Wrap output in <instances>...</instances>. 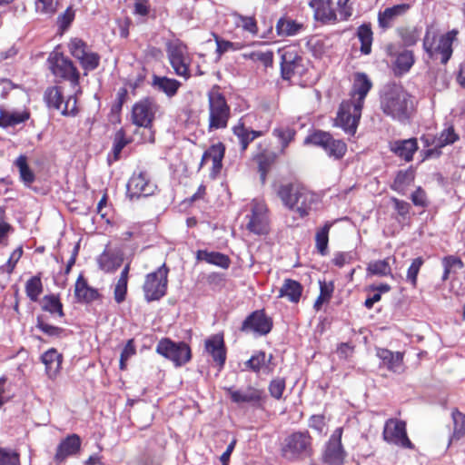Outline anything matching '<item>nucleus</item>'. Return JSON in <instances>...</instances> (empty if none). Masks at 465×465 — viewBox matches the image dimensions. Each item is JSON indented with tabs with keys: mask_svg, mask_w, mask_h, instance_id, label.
<instances>
[{
	"mask_svg": "<svg viewBox=\"0 0 465 465\" xmlns=\"http://www.w3.org/2000/svg\"><path fill=\"white\" fill-rule=\"evenodd\" d=\"M372 88V82L365 73H356L350 90L349 99L340 104L334 126L340 127L343 132L354 136L361 118L365 99Z\"/></svg>",
	"mask_w": 465,
	"mask_h": 465,
	"instance_id": "1",
	"label": "nucleus"
},
{
	"mask_svg": "<svg viewBox=\"0 0 465 465\" xmlns=\"http://www.w3.org/2000/svg\"><path fill=\"white\" fill-rule=\"evenodd\" d=\"M380 107L385 115L405 122L413 108L411 95L400 84H387L381 94Z\"/></svg>",
	"mask_w": 465,
	"mask_h": 465,
	"instance_id": "2",
	"label": "nucleus"
},
{
	"mask_svg": "<svg viewBox=\"0 0 465 465\" xmlns=\"http://www.w3.org/2000/svg\"><path fill=\"white\" fill-rule=\"evenodd\" d=\"M277 194L286 207L295 210L301 217L310 213L317 200L315 193L297 183L282 184Z\"/></svg>",
	"mask_w": 465,
	"mask_h": 465,
	"instance_id": "3",
	"label": "nucleus"
},
{
	"mask_svg": "<svg viewBox=\"0 0 465 465\" xmlns=\"http://www.w3.org/2000/svg\"><path fill=\"white\" fill-rule=\"evenodd\" d=\"M351 0H312L309 5L313 9L314 19L322 25H335L348 21L352 15Z\"/></svg>",
	"mask_w": 465,
	"mask_h": 465,
	"instance_id": "4",
	"label": "nucleus"
},
{
	"mask_svg": "<svg viewBox=\"0 0 465 465\" xmlns=\"http://www.w3.org/2000/svg\"><path fill=\"white\" fill-rule=\"evenodd\" d=\"M207 100L208 132L226 129L232 117V110L220 85L214 84L212 86L207 92Z\"/></svg>",
	"mask_w": 465,
	"mask_h": 465,
	"instance_id": "5",
	"label": "nucleus"
},
{
	"mask_svg": "<svg viewBox=\"0 0 465 465\" xmlns=\"http://www.w3.org/2000/svg\"><path fill=\"white\" fill-rule=\"evenodd\" d=\"M282 458L288 461H299L312 457L313 439L307 430H295L286 435L281 443Z\"/></svg>",
	"mask_w": 465,
	"mask_h": 465,
	"instance_id": "6",
	"label": "nucleus"
},
{
	"mask_svg": "<svg viewBox=\"0 0 465 465\" xmlns=\"http://www.w3.org/2000/svg\"><path fill=\"white\" fill-rule=\"evenodd\" d=\"M281 54V75L283 80L307 81L309 62L302 56L297 45H286L279 49Z\"/></svg>",
	"mask_w": 465,
	"mask_h": 465,
	"instance_id": "7",
	"label": "nucleus"
},
{
	"mask_svg": "<svg viewBox=\"0 0 465 465\" xmlns=\"http://www.w3.org/2000/svg\"><path fill=\"white\" fill-rule=\"evenodd\" d=\"M458 35L459 30L452 29L438 36L431 27H427L422 41L423 50L430 58L440 56V63L446 64L452 56V45Z\"/></svg>",
	"mask_w": 465,
	"mask_h": 465,
	"instance_id": "8",
	"label": "nucleus"
},
{
	"mask_svg": "<svg viewBox=\"0 0 465 465\" xmlns=\"http://www.w3.org/2000/svg\"><path fill=\"white\" fill-rule=\"evenodd\" d=\"M47 63L56 83L68 82L73 87L79 85L80 72L69 57L54 51L49 54Z\"/></svg>",
	"mask_w": 465,
	"mask_h": 465,
	"instance_id": "9",
	"label": "nucleus"
},
{
	"mask_svg": "<svg viewBox=\"0 0 465 465\" xmlns=\"http://www.w3.org/2000/svg\"><path fill=\"white\" fill-rule=\"evenodd\" d=\"M159 104L154 98L146 96L135 102L131 110V122L137 127H143L150 131L149 143L154 142V134L152 131Z\"/></svg>",
	"mask_w": 465,
	"mask_h": 465,
	"instance_id": "10",
	"label": "nucleus"
},
{
	"mask_svg": "<svg viewBox=\"0 0 465 465\" xmlns=\"http://www.w3.org/2000/svg\"><path fill=\"white\" fill-rule=\"evenodd\" d=\"M169 267L163 263L155 271L144 277L142 289L147 302L160 301L167 293Z\"/></svg>",
	"mask_w": 465,
	"mask_h": 465,
	"instance_id": "11",
	"label": "nucleus"
},
{
	"mask_svg": "<svg viewBox=\"0 0 465 465\" xmlns=\"http://www.w3.org/2000/svg\"><path fill=\"white\" fill-rule=\"evenodd\" d=\"M304 144L321 147L327 155L335 160H341L347 153V144L340 139H334L329 133L314 130L304 139Z\"/></svg>",
	"mask_w": 465,
	"mask_h": 465,
	"instance_id": "12",
	"label": "nucleus"
},
{
	"mask_svg": "<svg viewBox=\"0 0 465 465\" xmlns=\"http://www.w3.org/2000/svg\"><path fill=\"white\" fill-rule=\"evenodd\" d=\"M166 53L174 74L185 80L190 79L192 77L190 70L192 56L187 45L180 40L169 42L166 45Z\"/></svg>",
	"mask_w": 465,
	"mask_h": 465,
	"instance_id": "13",
	"label": "nucleus"
},
{
	"mask_svg": "<svg viewBox=\"0 0 465 465\" xmlns=\"http://www.w3.org/2000/svg\"><path fill=\"white\" fill-rule=\"evenodd\" d=\"M155 351L172 361L175 367L183 366L192 360L191 347L185 341L175 342L167 337L158 341Z\"/></svg>",
	"mask_w": 465,
	"mask_h": 465,
	"instance_id": "14",
	"label": "nucleus"
},
{
	"mask_svg": "<svg viewBox=\"0 0 465 465\" xmlns=\"http://www.w3.org/2000/svg\"><path fill=\"white\" fill-rule=\"evenodd\" d=\"M382 439L389 444L396 445L402 449L413 450L414 444L407 433V424L397 418L388 419L383 427Z\"/></svg>",
	"mask_w": 465,
	"mask_h": 465,
	"instance_id": "15",
	"label": "nucleus"
},
{
	"mask_svg": "<svg viewBox=\"0 0 465 465\" xmlns=\"http://www.w3.org/2000/svg\"><path fill=\"white\" fill-rule=\"evenodd\" d=\"M44 100L48 107L60 110L64 116H75L78 114L76 97L70 95L64 101L62 87L59 85L47 87Z\"/></svg>",
	"mask_w": 465,
	"mask_h": 465,
	"instance_id": "16",
	"label": "nucleus"
},
{
	"mask_svg": "<svg viewBox=\"0 0 465 465\" xmlns=\"http://www.w3.org/2000/svg\"><path fill=\"white\" fill-rule=\"evenodd\" d=\"M246 229L256 235H267L271 231L269 209L263 201L253 200L251 213L247 215Z\"/></svg>",
	"mask_w": 465,
	"mask_h": 465,
	"instance_id": "17",
	"label": "nucleus"
},
{
	"mask_svg": "<svg viewBox=\"0 0 465 465\" xmlns=\"http://www.w3.org/2000/svg\"><path fill=\"white\" fill-rule=\"evenodd\" d=\"M232 402L238 405L249 404L254 408L262 409L267 396L262 389L254 386H247L245 390H237L233 387L224 388Z\"/></svg>",
	"mask_w": 465,
	"mask_h": 465,
	"instance_id": "18",
	"label": "nucleus"
},
{
	"mask_svg": "<svg viewBox=\"0 0 465 465\" xmlns=\"http://www.w3.org/2000/svg\"><path fill=\"white\" fill-rule=\"evenodd\" d=\"M385 53L388 57L393 58L391 69L395 76H401L407 74L415 63L413 51L404 48L402 51L396 50V45L389 43L385 46Z\"/></svg>",
	"mask_w": 465,
	"mask_h": 465,
	"instance_id": "19",
	"label": "nucleus"
},
{
	"mask_svg": "<svg viewBox=\"0 0 465 465\" xmlns=\"http://www.w3.org/2000/svg\"><path fill=\"white\" fill-rule=\"evenodd\" d=\"M273 326L272 319L267 316L264 310H256L249 314L242 322L240 331L242 332H252L263 336L268 334Z\"/></svg>",
	"mask_w": 465,
	"mask_h": 465,
	"instance_id": "20",
	"label": "nucleus"
},
{
	"mask_svg": "<svg viewBox=\"0 0 465 465\" xmlns=\"http://www.w3.org/2000/svg\"><path fill=\"white\" fill-rule=\"evenodd\" d=\"M270 130V123L261 129L253 130L251 127L246 126L242 118L239 119L237 124L232 126V132L236 136L240 151L245 153L249 148V145L257 138L265 135Z\"/></svg>",
	"mask_w": 465,
	"mask_h": 465,
	"instance_id": "21",
	"label": "nucleus"
},
{
	"mask_svg": "<svg viewBox=\"0 0 465 465\" xmlns=\"http://www.w3.org/2000/svg\"><path fill=\"white\" fill-rule=\"evenodd\" d=\"M343 429L339 427L334 430L326 443L323 460L329 465H342L346 452L341 444Z\"/></svg>",
	"mask_w": 465,
	"mask_h": 465,
	"instance_id": "22",
	"label": "nucleus"
},
{
	"mask_svg": "<svg viewBox=\"0 0 465 465\" xmlns=\"http://www.w3.org/2000/svg\"><path fill=\"white\" fill-rule=\"evenodd\" d=\"M156 185L150 181L146 172L134 173L127 183V195L131 199L147 197L153 194Z\"/></svg>",
	"mask_w": 465,
	"mask_h": 465,
	"instance_id": "23",
	"label": "nucleus"
},
{
	"mask_svg": "<svg viewBox=\"0 0 465 465\" xmlns=\"http://www.w3.org/2000/svg\"><path fill=\"white\" fill-rule=\"evenodd\" d=\"M82 440L78 434L72 433L63 439L56 447L53 460L55 465H63L69 457L81 451Z\"/></svg>",
	"mask_w": 465,
	"mask_h": 465,
	"instance_id": "24",
	"label": "nucleus"
},
{
	"mask_svg": "<svg viewBox=\"0 0 465 465\" xmlns=\"http://www.w3.org/2000/svg\"><path fill=\"white\" fill-rule=\"evenodd\" d=\"M410 4H399L390 7H386L382 11H379L377 15L378 27L381 33H385L391 29L398 17L404 15L410 9Z\"/></svg>",
	"mask_w": 465,
	"mask_h": 465,
	"instance_id": "25",
	"label": "nucleus"
},
{
	"mask_svg": "<svg viewBox=\"0 0 465 465\" xmlns=\"http://www.w3.org/2000/svg\"><path fill=\"white\" fill-rule=\"evenodd\" d=\"M205 351L213 358V362L222 370L226 361L227 349L223 334H214L204 341Z\"/></svg>",
	"mask_w": 465,
	"mask_h": 465,
	"instance_id": "26",
	"label": "nucleus"
},
{
	"mask_svg": "<svg viewBox=\"0 0 465 465\" xmlns=\"http://www.w3.org/2000/svg\"><path fill=\"white\" fill-rule=\"evenodd\" d=\"M225 154V145L222 142L212 144L203 154L200 168L212 161V168L210 175L212 178H216L221 173L223 168V159Z\"/></svg>",
	"mask_w": 465,
	"mask_h": 465,
	"instance_id": "27",
	"label": "nucleus"
},
{
	"mask_svg": "<svg viewBox=\"0 0 465 465\" xmlns=\"http://www.w3.org/2000/svg\"><path fill=\"white\" fill-rule=\"evenodd\" d=\"M389 148L397 157L410 163L419 150V144L417 138L412 137L392 141L389 143Z\"/></svg>",
	"mask_w": 465,
	"mask_h": 465,
	"instance_id": "28",
	"label": "nucleus"
},
{
	"mask_svg": "<svg viewBox=\"0 0 465 465\" xmlns=\"http://www.w3.org/2000/svg\"><path fill=\"white\" fill-rule=\"evenodd\" d=\"M273 355H266L263 351H255L251 358L245 361V367L255 372L269 375L273 372L275 364L272 363Z\"/></svg>",
	"mask_w": 465,
	"mask_h": 465,
	"instance_id": "29",
	"label": "nucleus"
},
{
	"mask_svg": "<svg viewBox=\"0 0 465 465\" xmlns=\"http://www.w3.org/2000/svg\"><path fill=\"white\" fill-rule=\"evenodd\" d=\"M74 294L77 302L86 304L92 303L102 298V294L99 291L88 284V282L83 273L78 275L74 282Z\"/></svg>",
	"mask_w": 465,
	"mask_h": 465,
	"instance_id": "30",
	"label": "nucleus"
},
{
	"mask_svg": "<svg viewBox=\"0 0 465 465\" xmlns=\"http://www.w3.org/2000/svg\"><path fill=\"white\" fill-rule=\"evenodd\" d=\"M258 152L253 154L252 159L257 163L258 172L262 183L265 182L268 173L277 161V153L268 148H262L258 144Z\"/></svg>",
	"mask_w": 465,
	"mask_h": 465,
	"instance_id": "31",
	"label": "nucleus"
},
{
	"mask_svg": "<svg viewBox=\"0 0 465 465\" xmlns=\"http://www.w3.org/2000/svg\"><path fill=\"white\" fill-rule=\"evenodd\" d=\"M124 262V254L121 251L105 248L97 258V264L101 271L112 273L117 271Z\"/></svg>",
	"mask_w": 465,
	"mask_h": 465,
	"instance_id": "32",
	"label": "nucleus"
},
{
	"mask_svg": "<svg viewBox=\"0 0 465 465\" xmlns=\"http://www.w3.org/2000/svg\"><path fill=\"white\" fill-rule=\"evenodd\" d=\"M376 355L388 371L394 373H401L404 371V352H394L386 348H379Z\"/></svg>",
	"mask_w": 465,
	"mask_h": 465,
	"instance_id": "33",
	"label": "nucleus"
},
{
	"mask_svg": "<svg viewBox=\"0 0 465 465\" xmlns=\"http://www.w3.org/2000/svg\"><path fill=\"white\" fill-rule=\"evenodd\" d=\"M306 28L302 22L292 19L287 15L281 16L276 22L275 31L279 37L295 36Z\"/></svg>",
	"mask_w": 465,
	"mask_h": 465,
	"instance_id": "34",
	"label": "nucleus"
},
{
	"mask_svg": "<svg viewBox=\"0 0 465 465\" xmlns=\"http://www.w3.org/2000/svg\"><path fill=\"white\" fill-rule=\"evenodd\" d=\"M395 34L402 46L408 48L418 44L421 35V27L412 25H400L396 27Z\"/></svg>",
	"mask_w": 465,
	"mask_h": 465,
	"instance_id": "35",
	"label": "nucleus"
},
{
	"mask_svg": "<svg viewBox=\"0 0 465 465\" xmlns=\"http://www.w3.org/2000/svg\"><path fill=\"white\" fill-rule=\"evenodd\" d=\"M152 86L158 92L163 93L167 97L175 96L182 86V83L174 78L153 74Z\"/></svg>",
	"mask_w": 465,
	"mask_h": 465,
	"instance_id": "36",
	"label": "nucleus"
},
{
	"mask_svg": "<svg viewBox=\"0 0 465 465\" xmlns=\"http://www.w3.org/2000/svg\"><path fill=\"white\" fill-rule=\"evenodd\" d=\"M303 286L298 281L285 279L279 290L278 298H286L292 303H298L302 298Z\"/></svg>",
	"mask_w": 465,
	"mask_h": 465,
	"instance_id": "37",
	"label": "nucleus"
},
{
	"mask_svg": "<svg viewBox=\"0 0 465 465\" xmlns=\"http://www.w3.org/2000/svg\"><path fill=\"white\" fill-rule=\"evenodd\" d=\"M41 361L45 366L48 377L55 378L61 370L63 355L56 349L51 348L41 356Z\"/></svg>",
	"mask_w": 465,
	"mask_h": 465,
	"instance_id": "38",
	"label": "nucleus"
},
{
	"mask_svg": "<svg viewBox=\"0 0 465 465\" xmlns=\"http://www.w3.org/2000/svg\"><path fill=\"white\" fill-rule=\"evenodd\" d=\"M415 176L416 171L413 166L398 171L391 184V189L400 194H404L407 188L414 182Z\"/></svg>",
	"mask_w": 465,
	"mask_h": 465,
	"instance_id": "39",
	"label": "nucleus"
},
{
	"mask_svg": "<svg viewBox=\"0 0 465 465\" xmlns=\"http://www.w3.org/2000/svg\"><path fill=\"white\" fill-rule=\"evenodd\" d=\"M31 113L28 109L22 111H7L0 109V127H13L29 120Z\"/></svg>",
	"mask_w": 465,
	"mask_h": 465,
	"instance_id": "40",
	"label": "nucleus"
},
{
	"mask_svg": "<svg viewBox=\"0 0 465 465\" xmlns=\"http://www.w3.org/2000/svg\"><path fill=\"white\" fill-rule=\"evenodd\" d=\"M235 27L241 28L243 32L256 36L259 34V25L255 15H243L237 11L231 13Z\"/></svg>",
	"mask_w": 465,
	"mask_h": 465,
	"instance_id": "41",
	"label": "nucleus"
},
{
	"mask_svg": "<svg viewBox=\"0 0 465 465\" xmlns=\"http://www.w3.org/2000/svg\"><path fill=\"white\" fill-rule=\"evenodd\" d=\"M197 261H204L223 269H228L231 264V259L228 255L219 252H209L207 250H198L195 254Z\"/></svg>",
	"mask_w": 465,
	"mask_h": 465,
	"instance_id": "42",
	"label": "nucleus"
},
{
	"mask_svg": "<svg viewBox=\"0 0 465 465\" xmlns=\"http://www.w3.org/2000/svg\"><path fill=\"white\" fill-rule=\"evenodd\" d=\"M356 36L361 43L360 51L361 54H371L373 42L371 24L369 22L359 25L356 31Z\"/></svg>",
	"mask_w": 465,
	"mask_h": 465,
	"instance_id": "43",
	"label": "nucleus"
},
{
	"mask_svg": "<svg viewBox=\"0 0 465 465\" xmlns=\"http://www.w3.org/2000/svg\"><path fill=\"white\" fill-rule=\"evenodd\" d=\"M452 432L449 439V444L459 441L465 437V414L458 408L451 410Z\"/></svg>",
	"mask_w": 465,
	"mask_h": 465,
	"instance_id": "44",
	"label": "nucleus"
},
{
	"mask_svg": "<svg viewBox=\"0 0 465 465\" xmlns=\"http://www.w3.org/2000/svg\"><path fill=\"white\" fill-rule=\"evenodd\" d=\"M41 310L52 316L64 318L65 313L59 294H46L41 301Z\"/></svg>",
	"mask_w": 465,
	"mask_h": 465,
	"instance_id": "45",
	"label": "nucleus"
},
{
	"mask_svg": "<svg viewBox=\"0 0 465 465\" xmlns=\"http://www.w3.org/2000/svg\"><path fill=\"white\" fill-rule=\"evenodd\" d=\"M128 99V91L125 87H121L116 94V97L112 104L110 113L108 114L109 122L116 124L121 123V114L124 104Z\"/></svg>",
	"mask_w": 465,
	"mask_h": 465,
	"instance_id": "46",
	"label": "nucleus"
},
{
	"mask_svg": "<svg viewBox=\"0 0 465 465\" xmlns=\"http://www.w3.org/2000/svg\"><path fill=\"white\" fill-rule=\"evenodd\" d=\"M244 60H251L253 63L261 64L264 68H272L274 63V53L272 50H253L242 54Z\"/></svg>",
	"mask_w": 465,
	"mask_h": 465,
	"instance_id": "47",
	"label": "nucleus"
},
{
	"mask_svg": "<svg viewBox=\"0 0 465 465\" xmlns=\"http://www.w3.org/2000/svg\"><path fill=\"white\" fill-rule=\"evenodd\" d=\"M213 39L216 44L215 53L218 56H222L223 54L229 51H240L246 46H249V44L240 43V42H232L229 40H225L220 37L218 35H213ZM255 44L261 45L260 42H252L250 45H253Z\"/></svg>",
	"mask_w": 465,
	"mask_h": 465,
	"instance_id": "48",
	"label": "nucleus"
},
{
	"mask_svg": "<svg viewBox=\"0 0 465 465\" xmlns=\"http://www.w3.org/2000/svg\"><path fill=\"white\" fill-rule=\"evenodd\" d=\"M35 327L44 334L52 338H61L65 334L64 328L48 323L47 318L44 314H38L36 316Z\"/></svg>",
	"mask_w": 465,
	"mask_h": 465,
	"instance_id": "49",
	"label": "nucleus"
},
{
	"mask_svg": "<svg viewBox=\"0 0 465 465\" xmlns=\"http://www.w3.org/2000/svg\"><path fill=\"white\" fill-rule=\"evenodd\" d=\"M332 224L331 222H326L322 227L317 229L315 233V247L322 256L328 253L329 232Z\"/></svg>",
	"mask_w": 465,
	"mask_h": 465,
	"instance_id": "50",
	"label": "nucleus"
},
{
	"mask_svg": "<svg viewBox=\"0 0 465 465\" xmlns=\"http://www.w3.org/2000/svg\"><path fill=\"white\" fill-rule=\"evenodd\" d=\"M366 272L368 276H392L389 258L370 262L367 264Z\"/></svg>",
	"mask_w": 465,
	"mask_h": 465,
	"instance_id": "51",
	"label": "nucleus"
},
{
	"mask_svg": "<svg viewBox=\"0 0 465 465\" xmlns=\"http://www.w3.org/2000/svg\"><path fill=\"white\" fill-rule=\"evenodd\" d=\"M25 293L30 301L35 302L39 300V296L44 291L42 283V273L38 272L36 275L31 277L25 282Z\"/></svg>",
	"mask_w": 465,
	"mask_h": 465,
	"instance_id": "52",
	"label": "nucleus"
},
{
	"mask_svg": "<svg viewBox=\"0 0 465 465\" xmlns=\"http://www.w3.org/2000/svg\"><path fill=\"white\" fill-rule=\"evenodd\" d=\"M420 141L423 146L427 149L422 151L423 158L422 160H426L432 157H440L441 154V151L438 148V137L437 135L432 134H423L420 137Z\"/></svg>",
	"mask_w": 465,
	"mask_h": 465,
	"instance_id": "53",
	"label": "nucleus"
},
{
	"mask_svg": "<svg viewBox=\"0 0 465 465\" xmlns=\"http://www.w3.org/2000/svg\"><path fill=\"white\" fill-rule=\"evenodd\" d=\"M132 142L133 139L126 135V131L124 128H120L115 132L112 146L114 161L116 162L120 159L122 150Z\"/></svg>",
	"mask_w": 465,
	"mask_h": 465,
	"instance_id": "54",
	"label": "nucleus"
},
{
	"mask_svg": "<svg viewBox=\"0 0 465 465\" xmlns=\"http://www.w3.org/2000/svg\"><path fill=\"white\" fill-rule=\"evenodd\" d=\"M320 294L317 297L313 308L316 312L320 311L324 302H329L334 292L333 282H320Z\"/></svg>",
	"mask_w": 465,
	"mask_h": 465,
	"instance_id": "55",
	"label": "nucleus"
},
{
	"mask_svg": "<svg viewBox=\"0 0 465 465\" xmlns=\"http://www.w3.org/2000/svg\"><path fill=\"white\" fill-rule=\"evenodd\" d=\"M281 143V153H284L289 144L294 140L296 131L290 127H278L272 132Z\"/></svg>",
	"mask_w": 465,
	"mask_h": 465,
	"instance_id": "56",
	"label": "nucleus"
},
{
	"mask_svg": "<svg viewBox=\"0 0 465 465\" xmlns=\"http://www.w3.org/2000/svg\"><path fill=\"white\" fill-rule=\"evenodd\" d=\"M443 274L442 281L445 282L449 279L451 272H456L458 270H461L464 267V263L460 258L454 255H448L442 259Z\"/></svg>",
	"mask_w": 465,
	"mask_h": 465,
	"instance_id": "57",
	"label": "nucleus"
},
{
	"mask_svg": "<svg viewBox=\"0 0 465 465\" xmlns=\"http://www.w3.org/2000/svg\"><path fill=\"white\" fill-rule=\"evenodd\" d=\"M357 260L359 256L356 251L337 252L333 254L331 263L338 268H342Z\"/></svg>",
	"mask_w": 465,
	"mask_h": 465,
	"instance_id": "58",
	"label": "nucleus"
},
{
	"mask_svg": "<svg viewBox=\"0 0 465 465\" xmlns=\"http://www.w3.org/2000/svg\"><path fill=\"white\" fill-rule=\"evenodd\" d=\"M437 137L438 148H440V150L447 145L453 144L460 139V136L455 132L453 125H450L447 128L443 129Z\"/></svg>",
	"mask_w": 465,
	"mask_h": 465,
	"instance_id": "59",
	"label": "nucleus"
},
{
	"mask_svg": "<svg viewBox=\"0 0 465 465\" xmlns=\"http://www.w3.org/2000/svg\"><path fill=\"white\" fill-rule=\"evenodd\" d=\"M423 264L424 259L422 257H417L412 260L411 265L407 270L406 281L411 283L412 288H417L418 274Z\"/></svg>",
	"mask_w": 465,
	"mask_h": 465,
	"instance_id": "60",
	"label": "nucleus"
},
{
	"mask_svg": "<svg viewBox=\"0 0 465 465\" xmlns=\"http://www.w3.org/2000/svg\"><path fill=\"white\" fill-rule=\"evenodd\" d=\"M15 164L19 169L20 177L25 183H32L35 181V174L33 171L30 169L27 163V158L25 155H20L16 161Z\"/></svg>",
	"mask_w": 465,
	"mask_h": 465,
	"instance_id": "61",
	"label": "nucleus"
},
{
	"mask_svg": "<svg viewBox=\"0 0 465 465\" xmlns=\"http://www.w3.org/2000/svg\"><path fill=\"white\" fill-rule=\"evenodd\" d=\"M100 55L94 52H87L78 61L84 71H94L100 64Z\"/></svg>",
	"mask_w": 465,
	"mask_h": 465,
	"instance_id": "62",
	"label": "nucleus"
},
{
	"mask_svg": "<svg viewBox=\"0 0 465 465\" xmlns=\"http://www.w3.org/2000/svg\"><path fill=\"white\" fill-rule=\"evenodd\" d=\"M285 388L286 381L282 377L272 379L268 385V391L271 397L277 401H280L282 398Z\"/></svg>",
	"mask_w": 465,
	"mask_h": 465,
	"instance_id": "63",
	"label": "nucleus"
},
{
	"mask_svg": "<svg viewBox=\"0 0 465 465\" xmlns=\"http://www.w3.org/2000/svg\"><path fill=\"white\" fill-rule=\"evenodd\" d=\"M0 465H20L17 451L0 447Z\"/></svg>",
	"mask_w": 465,
	"mask_h": 465,
	"instance_id": "64",
	"label": "nucleus"
}]
</instances>
